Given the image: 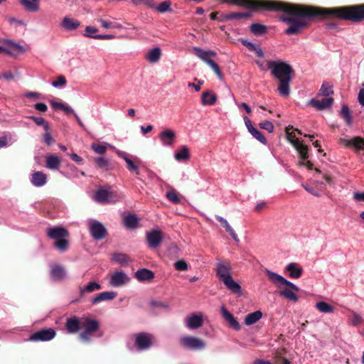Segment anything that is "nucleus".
<instances>
[{
	"label": "nucleus",
	"mask_w": 364,
	"mask_h": 364,
	"mask_svg": "<svg viewBox=\"0 0 364 364\" xmlns=\"http://www.w3.org/2000/svg\"><path fill=\"white\" fill-rule=\"evenodd\" d=\"M218 97L212 91H205L201 95V104L204 106L213 105L216 103Z\"/></svg>",
	"instance_id": "cd10ccee"
},
{
	"label": "nucleus",
	"mask_w": 364,
	"mask_h": 364,
	"mask_svg": "<svg viewBox=\"0 0 364 364\" xmlns=\"http://www.w3.org/2000/svg\"><path fill=\"white\" fill-rule=\"evenodd\" d=\"M250 31L255 35L261 36L267 32V27L259 23H252L250 26Z\"/></svg>",
	"instance_id": "37998d69"
},
{
	"label": "nucleus",
	"mask_w": 364,
	"mask_h": 364,
	"mask_svg": "<svg viewBox=\"0 0 364 364\" xmlns=\"http://www.w3.org/2000/svg\"><path fill=\"white\" fill-rule=\"evenodd\" d=\"M31 183L36 187H41L47 182V176L42 171H35L31 177Z\"/></svg>",
	"instance_id": "4be33fe9"
},
{
	"label": "nucleus",
	"mask_w": 364,
	"mask_h": 364,
	"mask_svg": "<svg viewBox=\"0 0 364 364\" xmlns=\"http://www.w3.org/2000/svg\"><path fill=\"white\" fill-rule=\"evenodd\" d=\"M87 223L90 232L95 240H101L107 236V230L102 223L92 218L88 219Z\"/></svg>",
	"instance_id": "423d86ee"
},
{
	"label": "nucleus",
	"mask_w": 364,
	"mask_h": 364,
	"mask_svg": "<svg viewBox=\"0 0 364 364\" xmlns=\"http://www.w3.org/2000/svg\"><path fill=\"white\" fill-rule=\"evenodd\" d=\"M1 42L5 45V48H7L11 52L12 50H16L18 53H23L26 52L25 48L14 40L4 38L2 39Z\"/></svg>",
	"instance_id": "393cba45"
},
{
	"label": "nucleus",
	"mask_w": 364,
	"mask_h": 364,
	"mask_svg": "<svg viewBox=\"0 0 364 364\" xmlns=\"http://www.w3.org/2000/svg\"><path fill=\"white\" fill-rule=\"evenodd\" d=\"M319 91L321 95L328 97L333 93V85L330 82H323Z\"/></svg>",
	"instance_id": "c03bdc74"
},
{
	"label": "nucleus",
	"mask_w": 364,
	"mask_h": 364,
	"mask_svg": "<svg viewBox=\"0 0 364 364\" xmlns=\"http://www.w3.org/2000/svg\"><path fill=\"white\" fill-rule=\"evenodd\" d=\"M124 223L127 228L134 229L137 227L139 223V218L132 214H129L124 218Z\"/></svg>",
	"instance_id": "4c0bfd02"
},
{
	"label": "nucleus",
	"mask_w": 364,
	"mask_h": 364,
	"mask_svg": "<svg viewBox=\"0 0 364 364\" xmlns=\"http://www.w3.org/2000/svg\"><path fill=\"white\" fill-rule=\"evenodd\" d=\"M96 164L100 168H105L108 166V161L104 157H97L95 159Z\"/></svg>",
	"instance_id": "680f3d73"
},
{
	"label": "nucleus",
	"mask_w": 364,
	"mask_h": 364,
	"mask_svg": "<svg viewBox=\"0 0 364 364\" xmlns=\"http://www.w3.org/2000/svg\"><path fill=\"white\" fill-rule=\"evenodd\" d=\"M174 267L179 271H186L188 269V264L183 259L178 260L174 263Z\"/></svg>",
	"instance_id": "13d9d810"
},
{
	"label": "nucleus",
	"mask_w": 364,
	"mask_h": 364,
	"mask_svg": "<svg viewBox=\"0 0 364 364\" xmlns=\"http://www.w3.org/2000/svg\"><path fill=\"white\" fill-rule=\"evenodd\" d=\"M216 275L220 282H223L231 277V268L225 262H219L216 264Z\"/></svg>",
	"instance_id": "ddd939ff"
},
{
	"label": "nucleus",
	"mask_w": 364,
	"mask_h": 364,
	"mask_svg": "<svg viewBox=\"0 0 364 364\" xmlns=\"http://www.w3.org/2000/svg\"><path fill=\"white\" fill-rule=\"evenodd\" d=\"M285 270L289 273V277L294 279L301 277L303 272V269L295 262L288 264L285 267Z\"/></svg>",
	"instance_id": "b1692460"
},
{
	"label": "nucleus",
	"mask_w": 364,
	"mask_h": 364,
	"mask_svg": "<svg viewBox=\"0 0 364 364\" xmlns=\"http://www.w3.org/2000/svg\"><path fill=\"white\" fill-rule=\"evenodd\" d=\"M194 54L208 65L211 69L217 75L219 80H223V76L218 65L214 62L211 58L216 56V53L211 50H203L200 47H193V48Z\"/></svg>",
	"instance_id": "20e7f679"
},
{
	"label": "nucleus",
	"mask_w": 364,
	"mask_h": 364,
	"mask_svg": "<svg viewBox=\"0 0 364 364\" xmlns=\"http://www.w3.org/2000/svg\"><path fill=\"white\" fill-rule=\"evenodd\" d=\"M154 9L160 13H165L171 10V3L168 1L161 2L157 6H155Z\"/></svg>",
	"instance_id": "603ef678"
},
{
	"label": "nucleus",
	"mask_w": 364,
	"mask_h": 364,
	"mask_svg": "<svg viewBox=\"0 0 364 364\" xmlns=\"http://www.w3.org/2000/svg\"><path fill=\"white\" fill-rule=\"evenodd\" d=\"M159 137L163 146H171L174 143L176 134L171 129H165L159 134Z\"/></svg>",
	"instance_id": "a211bd4d"
},
{
	"label": "nucleus",
	"mask_w": 364,
	"mask_h": 364,
	"mask_svg": "<svg viewBox=\"0 0 364 364\" xmlns=\"http://www.w3.org/2000/svg\"><path fill=\"white\" fill-rule=\"evenodd\" d=\"M9 139H11V135L9 133H5L3 136H0V149L10 145Z\"/></svg>",
	"instance_id": "6e6d98bb"
},
{
	"label": "nucleus",
	"mask_w": 364,
	"mask_h": 364,
	"mask_svg": "<svg viewBox=\"0 0 364 364\" xmlns=\"http://www.w3.org/2000/svg\"><path fill=\"white\" fill-rule=\"evenodd\" d=\"M265 273L267 274V275L268 276L269 279H270V281L274 283V284L277 285V286H280L282 285V282L284 279V277H283L282 276H281L280 274L274 272H272L269 269H265Z\"/></svg>",
	"instance_id": "e433bc0d"
},
{
	"label": "nucleus",
	"mask_w": 364,
	"mask_h": 364,
	"mask_svg": "<svg viewBox=\"0 0 364 364\" xmlns=\"http://www.w3.org/2000/svg\"><path fill=\"white\" fill-rule=\"evenodd\" d=\"M100 323L95 319H87L84 323V330L80 334L84 342H90L94 333L99 329Z\"/></svg>",
	"instance_id": "6e6552de"
},
{
	"label": "nucleus",
	"mask_w": 364,
	"mask_h": 364,
	"mask_svg": "<svg viewBox=\"0 0 364 364\" xmlns=\"http://www.w3.org/2000/svg\"><path fill=\"white\" fill-rule=\"evenodd\" d=\"M65 328L68 333H76L80 329L79 319L77 317L69 318L66 321Z\"/></svg>",
	"instance_id": "bb28decb"
},
{
	"label": "nucleus",
	"mask_w": 364,
	"mask_h": 364,
	"mask_svg": "<svg viewBox=\"0 0 364 364\" xmlns=\"http://www.w3.org/2000/svg\"><path fill=\"white\" fill-rule=\"evenodd\" d=\"M254 138L257 139L259 142H261L263 144H267V139L264 137V136L262 134L261 132H259L258 129L255 128L253 130H252L250 132Z\"/></svg>",
	"instance_id": "3c124183"
},
{
	"label": "nucleus",
	"mask_w": 364,
	"mask_h": 364,
	"mask_svg": "<svg viewBox=\"0 0 364 364\" xmlns=\"http://www.w3.org/2000/svg\"><path fill=\"white\" fill-rule=\"evenodd\" d=\"M152 336L149 333H141L136 337V344L141 350H147L151 345Z\"/></svg>",
	"instance_id": "4468645a"
},
{
	"label": "nucleus",
	"mask_w": 364,
	"mask_h": 364,
	"mask_svg": "<svg viewBox=\"0 0 364 364\" xmlns=\"http://www.w3.org/2000/svg\"><path fill=\"white\" fill-rule=\"evenodd\" d=\"M342 141L346 146H353L356 149L364 148V139L360 137H355L351 139H343Z\"/></svg>",
	"instance_id": "f704fd0d"
},
{
	"label": "nucleus",
	"mask_w": 364,
	"mask_h": 364,
	"mask_svg": "<svg viewBox=\"0 0 364 364\" xmlns=\"http://www.w3.org/2000/svg\"><path fill=\"white\" fill-rule=\"evenodd\" d=\"M80 26V23L79 21L69 16H65L60 23V27L66 31L76 30Z\"/></svg>",
	"instance_id": "412c9836"
},
{
	"label": "nucleus",
	"mask_w": 364,
	"mask_h": 364,
	"mask_svg": "<svg viewBox=\"0 0 364 364\" xmlns=\"http://www.w3.org/2000/svg\"><path fill=\"white\" fill-rule=\"evenodd\" d=\"M286 138L298 151L302 159V161L299 162V165L305 166L309 169L311 168L312 164L309 161H306L309 157L307 146L300 141L294 132H290L289 128H287L286 130Z\"/></svg>",
	"instance_id": "7ed1b4c3"
},
{
	"label": "nucleus",
	"mask_w": 364,
	"mask_h": 364,
	"mask_svg": "<svg viewBox=\"0 0 364 364\" xmlns=\"http://www.w3.org/2000/svg\"><path fill=\"white\" fill-rule=\"evenodd\" d=\"M54 247L57 248L60 252H64L68 250V242L65 237L57 240L54 244Z\"/></svg>",
	"instance_id": "a18cd8bd"
},
{
	"label": "nucleus",
	"mask_w": 364,
	"mask_h": 364,
	"mask_svg": "<svg viewBox=\"0 0 364 364\" xmlns=\"http://www.w3.org/2000/svg\"><path fill=\"white\" fill-rule=\"evenodd\" d=\"M121 198V196L107 188L98 189L95 195V200L100 203H116L119 201Z\"/></svg>",
	"instance_id": "0eeeda50"
},
{
	"label": "nucleus",
	"mask_w": 364,
	"mask_h": 364,
	"mask_svg": "<svg viewBox=\"0 0 364 364\" xmlns=\"http://www.w3.org/2000/svg\"><path fill=\"white\" fill-rule=\"evenodd\" d=\"M46 168L50 170H58L60 165V159L55 154H49L46 156Z\"/></svg>",
	"instance_id": "c756f323"
},
{
	"label": "nucleus",
	"mask_w": 364,
	"mask_h": 364,
	"mask_svg": "<svg viewBox=\"0 0 364 364\" xmlns=\"http://www.w3.org/2000/svg\"><path fill=\"white\" fill-rule=\"evenodd\" d=\"M250 12H238L231 13L225 16V18L228 20L236 19V18H246L251 16Z\"/></svg>",
	"instance_id": "49530a36"
},
{
	"label": "nucleus",
	"mask_w": 364,
	"mask_h": 364,
	"mask_svg": "<svg viewBox=\"0 0 364 364\" xmlns=\"http://www.w3.org/2000/svg\"><path fill=\"white\" fill-rule=\"evenodd\" d=\"M215 218L221 223V225L225 228V230L231 235V237L234 240V241L236 242H239L240 240L237 237V235L235 233V230L230 225L228 220L225 218H224L220 215H215Z\"/></svg>",
	"instance_id": "7c9ffc66"
},
{
	"label": "nucleus",
	"mask_w": 364,
	"mask_h": 364,
	"mask_svg": "<svg viewBox=\"0 0 364 364\" xmlns=\"http://www.w3.org/2000/svg\"><path fill=\"white\" fill-rule=\"evenodd\" d=\"M267 68L271 71V75L279 80L277 90L282 96L287 97L290 93V82L293 69L285 61L269 60L267 62Z\"/></svg>",
	"instance_id": "f03ea898"
},
{
	"label": "nucleus",
	"mask_w": 364,
	"mask_h": 364,
	"mask_svg": "<svg viewBox=\"0 0 364 364\" xmlns=\"http://www.w3.org/2000/svg\"><path fill=\"white\" fill-rule=\"evenodd\" d=\"M19 4L28 12H38L40 10L39 0H19Z\"/></svg>",
	"instance_id": "5701e85b"
},
{
	"label": "nucleus",
	"mask_w": 364,
	"mask_h": 364,
	"mask_svg": "<svg viewBox=\"0 0 364 364\" xmlns=\"http://www.w3.org/2000/svg\"><path fill=\"white\" fill-rule=\"evenodd\" d=\"M242 43L250 50L255 52L258 57L261 58L264 57V53L259 45L248 41L247 40H242Z\"/></svg>",
	"instance_id": "2f4dec72"
},
{
	"label": "nucleus",
	"mask_w": 364,
	"mask_h": 364,
	"mask_svg": "<svg viewBox=\"0 0 364 364\" xmlns=\"http://www.w3.org/2000/svg\"><path fill=\"white\" fill-rule=\"evenodd\" d=\"M220 310L223 317L228 324L235 331L240 330L241 326L240 323L236 320L233 315L228 311L225 306H222Z\"/></svg>",
	"instance_id": "6ab92c4d"
},
{
	"label": "nucleus",
	"mask_w": 364,
	"mask_h": 364,
	"mask_svg": "<svg viewBox=\"0 0 364 364\" xmlns=\"http://www.w3.org/2000/svg\"><path fill=\"white\" fill-rule=\"evenodd\" d=\"M262 316L260 311H256L252 313L248 314L245 318V323L247 326H250L258 321Z\"/></svg>",
	"instance_id": "473e14b6"
},
{
	"label": "nucleus",
	"mask_w": 364,
	"mask_h": 364,
	"mask_svg": "<svg viewBox=\"0 0 364 364\" xmlns=\"http://www.w3.org/2000/svg\"><path fill=\"white\" fill-rule=\"evenodd\" d=\"M50 277L54 281H63L66 279L68 273L66 269L60 264L53 265L50 268Z\"/></svg>",
	"instance_id": "2eb2a0df"
},
{
	"label": "nucleus",
	"mask_w": 364,
	"mask_h": 364,
	"mask_svg": "<svg viewBox=\"0 0 364 364\" xmlns=\"http://www.w3.org/2000/svg\"><path fill=\"white\" fill-rule=\"evenodd\" d=\"M47 235L51 239L59 240L68 236V230L60 226L49 228L47 230Z\"/></svg>",
	"instance_id": "f3484780"
},
{
	"label": "nucleus",
	"mask_w": 364,
	"mask_h": 364,
	"mask_svg": "<svg viewBox=\"0 0 364 364\" xmlns=\"http://www.w3.org/2000/svg\"><path fill=\"white\" fill-rule=\"evenodd\" d=\"M112 259L115 262L121 264H127L128 263L127 257L125 255L121 253L114 254L112 256Z\"/></svg>",
	"instance_id": "5fc2aeb1"
},
{
	"label": "nucleus",
	"mask_w": 364,
	"mask_h": 364,
	"mask_svg": "<svg viewBox=\"0 0 364 364\" xmlns=\"http://www.w3.org/2000/svg\"><path fill=\"white\" fill-rule=\"evenodd\" d=\"M282 285H285L287 287L286 288H288L291 290H295L296 291L299 290V288L296 285H295L291 282L288 281L285 278L284 279Z\"/></svg>",
	"instance_id": "69168bd1"
},
{
	"label": "nucleus",
	"mask_w": 364,
	"mask_h": 364,
	"mask_svg": "<svg viewBox=\"0 0 364 364\" xmlns=\"http://www.w3.org/2000/svg\"><path fill=\"white\" fill-rule=\"evenodd\" d=\"M280 295L293 302H296L299 300L298 296L288 288L282 290Z\"/></svg>",
	"instance_id": "79ce46f5"
},
{
	"label": "nucleus",
	"mask_w": 364,
	"mask_h": 364,
	"mask_svg": "<svg viewBox=\"0 0 364 364\" xmlns=\"http://www.w3.org/2000/svg\"><path fill=\"white\" fill-rule=\"evenodd\" d=\"M56 333L53 328H42L32 333L28 341L33 342L48 341L55 338Z\"/></svg>",
	"instance_id": "9d476101"
},
{
	"label": "nucleus",
	"mask_w": 364,
	"mask_h": 364,
	"mask_svg": "<svg viewBox=\"0 0 364 364\" xmlns=\"http://www.w3.org/2000/svg\"><path fill=\"white\" fill-rule=\"evenodd\" d=\"M117 296V293L114 291H103L98 294L97 296L92 299L93 304H98L104 301H110Z\"/></svg>",
	"instance_id": "a878e982"
},
{
	"label": "nucleus",
	"mask_w": 364,
	"mask_h": 364,
	"mask_svg": "<svg viewBox=\"0 0 364 364\" xmlns=\"http://www.w3.org/2000/svg\"><path fill=\"white\" fill-rule=\"evenodd\" d=\"M261 129L267 130L269 133H272L274 131V125L272 122L266 120L259 123Z\"/></svg>",
	"instance_id": "4d7b16f0"
},
{
	"label": "nucleus",
	"mask_w": 364,
	"mask_h": 364,
	"mask_svg": "<svg viewBox=\"0 0 364 364\" xmlns=\"http://www.w3.org/2000/svg\"><path fill=\"white\" fill-rule=\"evenodd\" d=\"M8 22L11 25H14L15 27L26 26V22L23 20L18 19V18H16L14 17H9L8 18Z\"/></svg>",
	"instance_id": "bf43d9fd"
},
{
	"label": "nucleus",
	"mask_w": 364,
	"mask_h": 364,
	"mask_svg": "<svg viewBox=\"0 0 364 364\" xmlns=\"http://www.w3.org/2000/svg\"><path fill=\"white\" fill-rule=\"evenodd\" d=\"M129 280V276L123 271L115 272L110 277L109 284L113 287H119L126 284Z\"/></svg>",
	"instance_id": "f8f14e48"
},
{
	"label": "nucleus",
	"mask_w": 364,
	"mask_h": 364,
	"mask_svg": "<svg viewBox=\"0 0 364 364\" xmlns=\"http://www.w3.org/2000/svg\"><path fill=\"white\" fill-rule=\"evenodd\" d=\"M166 197L167 198V199L169 201H171L175 204H178L181 202V199L178 197V193H176V191L175 190H171V191L167 192L166 194Z\"/></svg>",
	"instance_id": "8fccbe9b"
},
{
	"label": "nucleus",
	"mask_w": 364,
	"mask_h": 364,
	"mask_svg": "<svg viewBox=\"0 0 364 364\" xmlns=\"http://www.w3.org/2000/svg\"><path fill=\"white\" fill-rule=\"evenodd\" d=\"M67 80L64 75L58 76L57 80L51 82V85L55 88L63 87L66 85Z\"/></svg>",
	"instance_id": "09e8293b"
},
{
	"label": "nucleus",
	"mask_w": 364,
	"mask_h": 364,
	"mask_svg": "<svg viewBox=\"0 0 364 364\" xmlns=\"http://www.w3.org/2000/svg\"><path fill=\"white\" fill-rule=\"evenodd\" d=\"M146 239L149 247L156 248L162 242L163 234L159 230L153 229L146 233Z\"/></svg>",
	"instance_id": "9b49d317"
},
{
	"label": "nucleus",
	"mask_w": 364,
	"mask_h": 364,
	"mask_svg": "<svg viewBox=\"0 0 364 364\" xmlns=\"http://www.w3.org/2000/svg\"><path fill=\"white\" fill-rule=\"evenodd\" d=\"M43 141L48 145H50L53 143L54 139H53L51 134L48 131H46V133L44 134Z\"/></svg>",
	"instance_id": "774afa93"
},
{
	"label": "nucleus",
	"mask_w": 364,
	"mask_h": 364,
	"mask_svg": "<svg viewBox=\"0 0 364 364\" xmlns=\"http://www.w3.org/2000/svg\"><path fill=\"white\" fill-rule=\"evenodd\" d=\"M184 325L191 330L200 328L204 323V315L202 312H195L188 314L184 318Z\"/></svg>",
	"instance_id": "1a4fd4ad"
},
{
	"label": "nucleus",
	"mask_w": 364,
	"mask_h": 364,
	"mask_svg": "<svg viewBox=\"0 0 364 364\" xmlns=\"http://www.w3.org/2000/svg\"><path fill=\"white\" fill-rule=\"evenodd\" d=\"M91 148L99 154H103L106 151V146L100 144H92Z\"/></svg>",
	"instance_id": "052dcab7"
},
{
	"label": "nucleus",
	"mask_w": 364,
	"mask_h": 364,
	"mask_svg": "<svg viewBox=\"0 0 364 364\" xmlns=\"http://www.w3.org/2000/svg\"><path fill=\"white\" fill-rule=\"evenodd\" d=\"M316 308L322 313L332 314L334 311L333 306L325 301H319L316 304Z\"/></svg>",
	"instance_id": "a19ab883"
},
{
	"label": "nucleus",
	"mask_w": 364,
	"mask_h": 364,
	"mask_svg": "<svg viewBox=\"0 0 364 364\" xmlns=\"http://www.w3.org/2000/svg\"><path fill=\"white\" fill-rule=\"evenodd\" d=\"M174 158L178 161H187L190 158V154L187 146H183L181 150L175 152Z\"/></svg>",
	"instance_id": "58836bf2"
},
{
	"label": "nucleus",
	"mask_w": 364,
	"mask_h": 364,
	"mask_svg": "<svg viewBox=\"0 0 364 364\" xmlns=\"http://www.w3.org/2000/svg\"><path fill=\"white\" fill-rule=\"evenodd\" d=\"M222 283L224 284L229 291L235 294L237 296H241L242 295V290L240 284L236 282L232 277L228 278Z\"/></svg>",
	"instance_id": "aec40b11"
},
{
	"label": "nucleus",
	"mask_w": 364,
	"mask_h": 364,
	"mask_svg": "<svg viewBox=\"0 0 364 364\" xmlns=\"http://www.w3.org/2000/svg\"><path fill=\"white\" fill-rule=\"evenodd\" d=\"M341 115L348 126H351L353 118L349 107L346 105H343L341 109Z\"/></svg>",
	"instance_id": "ea45409f"
},
{
	"label": "nucleus",
	"mask_w": 364,
	"mask_h": 364,
	"mask_svg": "<svg viewBox=\"0 0 364 364\" xmlns=\"http://www.w3.org/2000/svg\"><path fill=\"white\" fill-rule=\"evenodd\" d=\"M161 55V50L159 48L156 47L149 50L146 59L150 63H156L160 60Z\"/></svg>",
	"instance_id": "c9c22d12"
},
{
	"label": "nucleus",
	"mask_w": 364,
	"mask_h": 364,
	"mask_svg": "<svg viewBox=\"0 0 364 364\" xmlns=\"http://www.w3.org/2000/svg\"><path fill=\"white\" fill-rule=\"evenodd\" d=\"M302 186L307 192H309L310 194L313 196H315L316 197H320L321 196L320 191L315 190L313 187L310 186L303 184Z\"/></svg>",
	"instance_id": "0e129e2a"
},
{
	"label": "nucleus",
	"mask_w": 364,
	"mask_h": 364,
	"mask_svg": "<svg viewBox=\"0 0 364 364\" xmlns=\"http://www.w3.org/2000/svg\"><path fill=\"white\" fill-rule=\"evenodd\" d=\"M29 119H32L38 126H43L46 131H48L50 129L48 123L41 117L29 116Z\"/></svg>",
	"instance_id": "de8ad7c7"
},
{
	"label": "nucleus",
	"mask_w": 364,
	"mask_h": 364,
	"mask_svg": "<svg viewBox=\"0 0 364 364\" xmlns=\"http://www.w3.org/2000/svg\"><path fill=\"white\" fill-rule=\"evenodd\" d=\"M265 11H281L279 19L288 24L285 30L287 35L300 33L308 25V19L316 16L333 15L343 20L360 22L364 20V4L344 6L331 9H317L274 1H260Z\"/></svg>",
	"instance_id": "f257e3e1"
},
{
	"label": "nucleus",
	"mask_w": 364,
	"mask_h": 364,
	"mask_svg": "<svg viewBox=\"0 0 364 364\" xmlns=\"http://www.w3.org/2000/svg\"><path fill=\"white\" fill-rule=\"evenodd\" d=\"M98 29L94 26H87L85 27L84 36L88 38H94V36H97V34Z\"/></svg>",
	"instance_id": "864d4df0"
},
{
	"label": "nucleus",
	"mask_w": 364,
	"mask_h": 364,
	"mask_svg": "<svg viewBox=\"0 0 364 364\" xmlns=\"http://www.w3.org/2000/svg\"><path fill=\"white\" fill-rule=\"evenodd\" d=\"M126 164L129 171H137L139 170L138 165L135 164L131 159H126Z\"/></svg>",
	"instance_id": "338daca9"
},
{
	"label": "nucleus",
	"mask_w": 364,
	"mask_h": 364,
	"mask_svg": "<svg viewBox=\"0 0 364 364\" xmlns=\"http://www.w3.org/2000/svg\"><path fill=\"white\" fill-rule=\"evenodd\" d=\"M101 289V285L97 282H90L80 289L81 294H88Z\"/></svg>",
	"instance_id": "72a5a7b5"
},
{
	"label": "nucleus",
	"mask_w": 364,
	"mask_h": 364,
	"mask_svg": "<svg viewBox=\"0 0 364 364\" xmlns=\"http://www.w3.org/2000/svg\"><path fill=\"white\" fill-rule=\"evenodd\" d=\"M180 343L183 348L190 350H201L206 346V343L203 339L193 336H181Z\"/></svg>",
	"instance_id": "39448f33"
},
{
	"label": "nucleus",
	"mask_w": 364,
	"mask_h": 364,
	"mask_svg": "<svg viewBox=\"0 0 364 364\" xmlns=\"http://www.w3.org/2000/svg\"><path fill=\"white\" fill-rule=\"evenodd\" d=\"M135 277L140 282H146L151 280L154 277V274L151 270L143 268L135 272Z\"/></svg>",
	"instance_id": "c85d7f7f"
},
{
	"label": "nucleus",
	"mask_w": 364,
	"mask_h": 364,
	"mask_svg": "<svg viewBox=\"0 0 364 364\" xmlns=\"http://www.w3.org/2000/svg\"><path fill=\"white\" fill-rule=\"evenodd\" d=\"M141 2L149 8H155V4L152 0H132V3L135 5H138Z\"/></svg>",
	"instance_id": "e2e57ef3"
},
{
	"label": "nucleus",
	"mask_w": 364,
	"mask_h": 364,
	"mask_svg": "<svg viewBox=\"0 0 364 364\" xmlns=\"http://www.w3.org/2000/svg\"><path fill=\"white\" fill-rule=\"evenodd\" d=\"M333 102L332 97H324L321 100L311 99L309 104L318 110H323L331 107Z\"/></svg>",
	"instance_id": "dca6fc26"
}]
</instances>
